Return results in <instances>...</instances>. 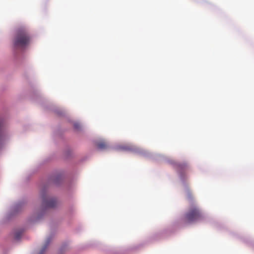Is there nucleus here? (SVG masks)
Segmentation results:
<instances>
[{"instance_id":"obj_1","label":"nucleus","mask_w":254,"mask_h":254,"mask_svg":"<svg viewBox=\"0 0 254 254\" xmlns=\"http://www.w3.org/2000/svg\"><path fill=\"white\" fill-rule=\"evenodd\" d=\"M30 40L31 37L27 29L22 28L17 30L13 44L16 47L24 48L29 44Z\"/></svg>"},{"instance_id":"obj_2","label":"nucleus","mask_w":254,"mask_h":254,"mask_svg":"<svg viewBox=\"0 0 254 254\" xmlns=\"http://www.w3.org/2000/svg\"><path fill=\"white\" fill-rule=\"evenodd\" d=\"M202 218V214L199 209L195 205L192 204L185 214L184 220L187 223H192Z\"/></svg>"},{"instance_id":"obj_3","label":"nucleus","mask_w":254,"mask_h":254,"mask_svg":"<svg viewBox=\"0 0 254 254\" xmlns=\"http://www.w3.org/2000/svg\"><path fill=\"white\" fill-rule=\"evenodd\" d=\"M42 205L46 208H52L56 206V199L50 197L45 192H42Z\"/></svg>"},{"instance_id":"obj_4","label":"nucleus","mask_w":254,"mask_h":254,"mask_svg":"<svg viewBox=\"0 0 254 254\" xmlns=\"http://www.w3.org/2000/svg\"><path fill=\"white\" fill-rule=\"evenodd\" d=\"M97 146L99 149L102 150L107 148L108 144L105 141H101L97 143Z\"/></svg>"},{"instance_id":"obj_5","label":"nucleus","mask_w":254,"mask_h":254,"mask_svg":"<svg viewBox=\"0 0 254 254\" xmlns=\"http://www.w3.org/2000/svg\"><path fill=\"white\" fill-rule=\"evenodd\" d=\"M187 167V165L186 164H180L177 165V170L178 171L181 170H185Z\"/></svg>"},{"instance_id":"obj_6","label":"nucleus","mask_w":254,"mask_h":254,"mask_svg":"<svg viewBox=\"0 0 254 254\" xmlns=\"http://www.w3.org/2000/svg\"><path fill=\"white\" fill-rule=\"evenodd\" d=\"M3 126V121L0 119V139L2 138L1 129Z\"/></svg>"},{"instance_id":"obj_7","label":"nucleus","mask_w":254,"mask_h":254,"mask_svg":"<svg viewBox=\"0 0 254 254\" xmlns=\"http://www.w3.org/2000/svg\"><path fill=\"white\" fill-rule=\"evenodd\" d=\"M21 235V234L19 232L16 233L15 235V239L16 240H18Z\"/></svg>"},{"instance_id":"obj_8","label":"nucleus","mask_w":254,"mask_h":254,"mask_svg":"<svg viewBox=\"0 0 254 254\" xmlns=\"http://www.w3.org/2000/svg\"><path fill=\"white\" fill-rule=\"evenodd\" d=\"M74 127L75 129H79L80 128V125L78 123H75L74 124Z\"/></svg>"},{"instance_id":"obj_9","label":"nucleus","mask_w":254,"mask_h":254,"mask_svg":"<svg viewBox=\"0 0 254 254\" xmlns=\"http://www.w3.org/2000/svg\"><path fill=\"white\" fill-rule=\"evenodd\" d=\"M49 243H50V240L49 239H48L47 240V242H46V246H45V247H44L43 249L42 250V252L41 253H43L45 251V250L47 248V247L48 245L49 244Z\"/></svg>"}]
</instances>
